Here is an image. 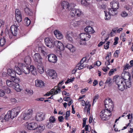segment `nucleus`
I'll return each mask as SVG.
<instances>
[{"label": "nucleus", "mask_w": 133, "mask_h": 133, "mask_svg": "<svg viewBox=\"0 0 133 133\" xmlns=\"http://www.w3.org/2000/svg\"><path fill=\"white\" fill-rule=\"evenodd\" d=\"M9 87L12 88L17 92H20L21 89L20 88L19 85L18 83L20 79L16 77L15 73L13 70L9 71Z\"/></svg>", "instance_id": "f257e3e1"}, {"label": "nucleus", "mask_w": 133, "mask_h": 133, "mask_svg": "<svg viewBox=\"0 0 133 133\" xmlns=\"http://www.w3.org/2000/svg\"><path fill=\"white\" fill-rule=\"evenodd\" d=\"M115 79V80L116 84L118 85V89L121 91L125 89L126 87L124 84L123 79L121 78L120 76H114L113 77V79Z\"/></svg>", "instance_id": "f03ea898"}, {"label": "nucleus", "mask_w": 133, "mask_h": 133, "mask_svg": "<svg viewBox=\"0 0 133 133\" xmlns=\"http://www.w3.org/2000/svg\"><path fill=\"white\" fill-rule=\"evenodd\" d=\"M105 109H104L108 112L111 113V111L112 110L114 107L113 103L111 99H109L108 100L106 99L104 101Z\"/></svg>", "instance_id": "7ed1b4c3"}, {"label": "nucleus", "mask_w": 133, "mask_h": 133, "mask_svg": "<svg viewBox=\"0 0 133 133\" xmlns=\"http://www.w3.org/2000/svg\"><path fill=\"white\" fill-rule=\"evenodd\" d=\"M100 116L101 119L103 120H107L108 119L111 115V113L107 111L104 109H103L100 112Z\"/></svg>", "instance_id": "20e7f679"}, {"label": "nucleus", "mask_w": 133, "mask_h": 133, "mask_svg": "<svg viewBox=\"0 0 133 133\" xmlns=\"http://www.w3.org/2000/svg\"><path fill=\"white\" fill-rule=\"evenodd\" d=\"M19 108L18 107H16L12 109L11 111H9L10 114V118L12 119L18 115L20 111Z\"/></svg>", "instance_id": "39448f33"}, {"label": "nucleus", "mask_w": 133, "mask_h": 133, "mask_svg": "<svg viewBox=\"0 0 133 133\" xmlns=\"http://www.w3.org/2000/svg\"><path fill=\"white\" fill-rule=\"evenodd\" d=\"M72 6V9H71L70 12V14L72 16H77V17L79 16L82 14V12L81 10L79 9H74Z\"/></svg>", "instance_id": "423d86ee"}, {"label": "nucleus", "mask_w": 133, "mask_h": 133, "mask_svg": "<svg viewBox=\"0 0 133 133\" xmlns=\"http://www.w3.org/2000/svg\"><path fill=\"white\" fill-rule=\"evenodd\" d=\"M61 5L63 9H68L69 10H71L72 6L73 7H75V5L74 3L69 4L68 2L66 1L63 2L61 4Z\"/></svg>", "instance_id": "0eeeda50"}, {"label": "nucleus", "mask_w": 133, "mask_h": 133, "mask_svg": "<svg viewBox=\"0 0 133 133\" xmlns=\"http://www.w3.org/2000/svg\"><path fill=\"white\" fill-rule=\"evenodd\" d=\"M80 38L82 41L85 42L86 41H88L90 38L91 36L88 33H81L80 35ZM85 42L83 43V44L85 45L86 44Z\"/></svg>", "instance_id": "6e6552de"}, {"label": "nucleus", "mask_w": 133, "mask_h": 133, "mask_svg": "<svg viewBox=\"0 0 133 133\" xmlns=\"http://www.w3.org/2000/svg\"><path fill=\"white\" fill-rule=\"evenodd\" d=\"M19 66H20L21 70L25 74H28L29 73V66L28 65H25L24 63H19Z\"/></svg>", "instance_id": "1a4fd4ad"}, {"label": "nucleus", "mask_w": 133, "mask_h": 133, "mask_svg": "<svg viewBox=\"0 0 133 133\" xmlns=\"http://www.w3.org/2000/svg\"><path fill=\"white\" fill-rule=\"evenodd\" d=\"M26 124V127L29 130H35L37 127V124L34 122L30 123L27 122Z\"/></svg>", "instance_id": "9d476101"}, {"label": "nucleus", "mask_w": 133, "mask_h": 133, "mask_svg": "<svg viewBox=\"0 0 133 133\" xmlns=\"http://www.w3.org/2000/svg\"><path fill=\"white\" fill-rule=\"evenodd\" d=\"M44 42L46 45L48 47L51 48L54 47V42L49 38H46L44 39Z\"/></svg>", "instance_id": "9b49d317"}, {"label": "nucleus", "mask_w": 133, "mask_h": 133, "mask_svg": "<svg viewBox=\"0 0 133 133\" xmlns=\"http://www.w3.org/2000/svg\"><path fill=\"white\" fill-rule=\"evenodd\" d=\"M32 114V110L29 109L27 110V112L24 114L23 118L24 120H27L29 119L31 117Z\"/></svg>", "instance_id": "f8f14e48"}, {"label": "nucleus", "mask_w": 133, "mask_h": 133, "mask_svg": "<svg viewBox=\"0 0 133 133\" xmlns=\"http://www.w3.org/2000/svg\"><path fill=\"white\" fill-rule=\"evenodd\" d=\"M33 58L34 60L38 63H41L42 62V58L38 53H35L33 56Z\"/></svg>", "instance_id": "ddd939ff"}, {"label": "nucleus", "mask_w": 133, "mask_h": 133, "mask_svg": "<svg viewBox=\"0 0 133 133\" xmlns=\"http://www.w3.org/2000/svg\"><path fill=\"white\" fill-rule=\"evenodd\" d=\"M16 18L18 23L21 22L22 21V16L21 12L18 9H16L15 11Z\"/></svg>", "instance_id": "4468645a"}, {"label": "nucleus", "mask_w": 133, "mask_h": 133, "mask_svg": "<svg viewBox=\"0 0 133 133\" xmlns=\"http://www.w3.org/2000/svg\"><path fill=\"white\" fill-rule=\"evenodd\" d=\"M56 48L61 51L64 50L65 47L63 44L61 42L59 41H56L54 42V47Z\"/></svg>", "instance_id": "2eb2a0df"}, {"label": "nucleus", "mask_w": 133, "mask_h": 133, "mask_svg": "<svg viewBox=\"0 0 133 133\" xmlns=\"http://www.w3.org/2000/svg\"><path fill=\"white\" fill-rule=\"evenodd\" d=\"M121 77L123 79V81L127 80L128 79H130L131 78L130 73L125 71H123Z\"/></svg>", "instance_id": "dca6fc26"}, {"label": "nucleus", "mask_w": 133, "mask_h": 133, "mask_svg": "<svg viewBox=\"0 0 133 133\" xmlns=\"http://www.w3.org/2000/svg\"><path fill=\"white\" fill-rule=\"evenodd\" d=\"M48 59L49 62L55 63L57 61V57L55 55L53 54H50L48 56Z\"/></svg>", "instance_id": "f3484780"}, {"label": "nucleus", "mask_w": 133, "mask_h": 133, "mask_svg": "<svg viewBox=\"0 0 133 133\" xmlns=\"http://www.w3.org/2000/svg\"><path fill=\"white\" fill-rule=\"evenodd\" d=\"M17 26H16L15 25H13L10 27L11 32L14 36H16L18 30V26L17 24Z\"/></svg>", "instance_id": "a211bd4d"}, {"label": "nucleus", "mask_w": 133, "mask_h": 133, "mask_svg": "<svg viewBox=\"0 0 133 133\" xmlns=\"http://www.w3.org/2000/svg\"><path fill=\"white\" fill-rule=\"evenodd\" d=\"M45 114L42 112L38 113L36 114V119L38 121H41L45 119Z\"/></svg>", "instance_id": "6ab92c4d"}, {"label": "nucleus", "mask_w": 133, "mask_h": 133, "mask_svg": "<svg viewBox=\"0 0 133 133\" xmlns=\"http://www.w3.org/2000/svg\"><path fill=\"white\" fill-rule=\"evenodd\" d=\"M110 6L112 8L118 9L119 7V3L116 1H112L110 3Z\"/></svg>", "instance_id": "aec40b11"}, {"label": "nucleus", "mask_w": 133, "mask_h": 133, "mask_svg": "<svg viewBox=\"0 0 133 133\" xmlns=\"http://www.w3.org/2000/svg\"><path fill=\"white\" fill-rule=\"evenodd\" d=\"M48 75L52 79L55 78L57 76V74L56 71L52 70H48Z\"/></svg>", "instance_id": "412c9836"}, {"label": "nucleus", "mask_w": 133, "mask_h": 133, "mask_svg": "<svg viewBox=\"0 0 133 133\" xmlns=\"http://www.w3.org/2000/svg\"><path fill=\"white\" fill-rule=\"evenodd\" d=\"M111 55L110 52H108L107 54V56L105 58L107 60L105 63V65L106 66H108L110 64V60L111 58Z\"/></svg>", "instance_id": "4be33fe9"}, {"label": "nucleus", "mask_w": 133, "mask_h": 133, "mask_svg": "<svg viewBox=\"0 0 133 133\" xmlns=\"http://www.w3.org/2000/svg\"><path fill=\"white\" fill-rule=\"evenodd\" d=\"M35 83V85L37 87H42L44 85V82L41 80H36Z\"/></svg>", "instance_id": "5701e85b"}, {"label": "nucleus", "mask_w": 133, "mask_h": 133, "mask_svg": "<svg viewBox=\"0 0 133 133\" xmlns=\"http://www.w3.org/2000/svg\"><path fill=\"white\" fill-rule=\"evenodd\" d=\"M21 68H20L17 66L15 65V67L14 68V70L12 69H9V71H10V70H13L15 73H16L19 75H21L22 73L21 70Z\"/></svg>", "instance_id": "b1692460"}, {"label": "nucleus", "mask_w": 133, "mask_h": 133, "mask_svg": "<svg viewBox=\"0 0 133 133\" xmlns=\"http://www.w3.org/2000/svg\"><path fill=\"white\" fill-rule=\"evenodd\" d=\"M37 68L38 72L41 74L43 73L44 71V70L42 65V62L41 63H38L37 66Z\"/></svg>", "instance_id": "393cba45"}, {"label": "nucleus", "mask_w": 133, "mask_h": 133, "mask_svg": "<svg viewBox=\"0 0 133 133\" xmlns=\"http://www.w3.org/2000/svg\"><path fill=\"white\" fill-rule=\"evenodd\" d=\"M73 33L71 31H68L67 33L66 36V38L69 41H72V37Z\"/></svg>", "instance_id": "a878e982"}, {"label": "nucleus", "mask_w": 133, "mask_h": 133, "mask_svg": "<svg viewBox=\"0 0 133 133\" xmlns=\"http://www.w3.org/2000/svg\"><path fill=\"white\" fill-rule=\"evenodd\" d=\"M85 31L88 34H91L94 33L95 31L94 30L92 27L90 26H87L85 28Z\"/></svg>", "instance_id": "bb28decb"}, {"label": "nucleus", "mask_w": 133, "mask_h": 133, "mask_svg": "<svg viewBox=\"0 0 133 133\" xmlns=\"http://www.w3.org/2000/svg\"><path fill=\"white\" fill-rule=\"evenodd\" d=\"M54 34L56 37L58 39H61L63 37V35L61 32L57 30H55L54 31Z\"/></svg>", "instance_id": "cd10ccee"}, {"label": "nucleus", "mask_w": 133, "mask_h": 133, "mask_svg": "<svg viewBox=\"0 0 133 133\" xmlns=\"http://www.w3.org/2000/svg\"><path fill=\"white\" fill-rule=\"evenodd\" d=\"M89 103H87V101L85 102V107L84 108V111H87V113H90V108L91 106V104H89Z\"/></svg>", "instance_id": "c85d7f7f"}, {"label": "nucleus", "mask_w": 133, "mask_h": 133, "mask_svg": "<svg viewBox=\"0 0 133 133\" xmlns=\"http://www.w3.org/2000/svg\"><path fill=\"white\" fill-rule=\"evenodd\" d=\"M116 10V9L112 8L109 9L108 14H110L112 16L115 15L117 13V11Z\"/></svg>", "instance_id": "c756f323"}, {"label": "nucleus", "mask_w": 133, "mask_h": 133, "mask_svg": "<svg viewBox=\"0 0 133 133\" xmlns=\"http://www.w3.org/2000/svg\"><path fill=\"white\" fill-rule=\"evenodd\" d=\"M29 72L30 71L32 74L35 75L36 74V68L33 65H31L29 67Z\"/></svg>", "instance_id": "7c9ffc66"}, {"label": "nucleus", "mask_w": 133, "mask_h": 133, "mask_svg": "<svg viewBox=\"0 0 133 133\" xmlns=\"http://www.w3.org/2000/svg\"><path fill=\"white\" fill-rule=\"evenodd\" d=\"M24 10L25 14L27 15L30 16H31L32 15L33 13L32 10L27 7V6L24 8Z\"/></svg>", "instance_id": "2f4dec72"}, {"label": "nucleus", "mask_w": 133, "mask_h": 133, "mask_svg": "<svg viewBox=\"0 0 133 133\" xmlns=\"http://www.w3.org/2000/svg\"><path fill=\"white\" fill-rule=\"evenodd\" d=\"M65 47L68 49L71 52H73L75 51V47L71 44H68Z\"/></svg>", "instance_id": "473e14b6"}, {"label": "nucleus", "mask_w": 133, "mask_h": 133, "mask_svg": "<svg viewBox=\"0 0 133 133\" xmlns=\"http://www.w3.org/2000/svg\"><path fill=\"white\" fill-rule=\"evenodd\" d=\"M24 61L26 65H29L31 62V57L29 56H26L24 59Z\"/></svg>", "instance_id": "72a5a7b5"}, {"label": "nucleus", "mask_w": 133, "mask_h": 133, "mask_svg": "<svg viewBox=\"0 0 133 133\" xmlns=\"http://www.w3.org/2000/svg\"><path fill=\"white\" fill-rule=\"evenodd\" d=\"M125 86L126 87L130 88L131 86L130 79H128L127 80L123 81Z\"/></svg>", "instance_id": "f704fd0d"}, {"label": "nucleus", "mask_w": 133, "mask_h": 133, "mask_svg": "<svg viewBox=\"0 0 133 133\" xmlns=\"http://www.w3.org/2000/svg\"><path fill=\"white\" fill-rule=\"evenodd\" d=\"M46 49L44 47H40L38 48L39 51L42 54L43 56H45L46 54V52L45 51Z\"/></svg>", "instance_id": "c9c22d12"}, {"label": "nucleus", "mask_w": 133, "mask_h": 133, "mask_svg": "<svg viewBox=\"0 0 133 133\" xmlns=\"http://www.w3.org/2000/svg\"><path fill=\"white\" fill-rule=\"evenodd\" d=\"M104 12L105 13V17L104 19L106 20H109L111 18V15L108 14V12L106 11H104Z\"/></svg>", "instance_id": "e433bc0d"}, {"label": "nucleus", "mask_w": 133, "mask_h": 133, "mask_svg": "<svg viewBox=\"0 0 133 133\" xmlns=\"http://www.w3.org/2000/svg\"><path fill=\"white\" fill-rule=\"evenodd\" d=\"M39 131L41 132L45 128V126L43 124H41L38 125L37 128Z\"/></svg>", "instance_id": "4c0bfd02"}, {"label": "nucleus", "mask_w": 133, "mask_h": 133, "mask_svg": "<svg viewBox=\"0 0 133 133\" xmlns=\"http://www.w3.org/2000/svg\"><path fill=\"white\" fill-rule=\"evenodd\" d=\"M54 89H55V92L54 94V95L56 94L58 92H61V88L60 87L58 86H55L54 87Z\"/></svg>", "instance_id": "58836bf2"}, {"label": "nucleus", "mask_w": 133, "mask_h": 133, "mask_svg": "<svg viewBox=\"0 0 133 133\" xmlns=\"http://www.w3.org/2000/svg\"><path fill=\"white\" fill-rule=\"evenodd\" d=\"M31 21L29 18L27 17H25L24 19V23L26 25L28 26L30 24Z\"/></svg>", "instance_id": "ea45409f"}, {"label": "nucleus", "mask_w": 133, "mask_h": 133, "mask_svg": "<svg viewBox=\"0 0 133 133\" xmlns=\"http://www.w3.org/2000/svg\"><path fill=\"white\" fill-rule=\"evenodd\" d=\"M112 81L111 78L110 77L108 78L106 80L105 84H108L109 86L110 84L112 83Z\"/></svg>", "instance_id": "a19ab883"}, {"label": "nucleus", "mask_w": 133, "mask_h": 133, "mask_svg": "<svg viewBox=\"0 0 133 133\" xmlns=\"http://www.w3.org/2000/svg\"><path fill=\"white\" fill-rule=\"evenodd\" d=\"M49 121L50 122L53 123H55L56 119L54 116H51L49 119Z\"/></svg>", "instance_id": "79ce46f5"}, {"label": "nucleus", "mask_w": 133, "mask_h": 133, "mask_svg": "<svg viewBox=\"0 0 133 133\" xmlns=\"http://www.w3.org/2000/svg\"><path fill=\"white\" fill-rule=\"evenodd\" d=\"M131 68L130 65H129L128 64L126 63L124 66L123 70V71H125V70L130 69H131Z\"/></svg>", "instance_id": "37998d69"}, {"label": "nucleus", "mask_w": 133, "mask_h": 133, "mask_svg": "<svg viewBox=\"0 0 133 133\" xmlns=\"http://www.w3.org/2000/svg\"><path fill=\"white\" fill-rule=\"evenodd\" d=\"M81 22V21H75L73 23V25L74 27H77L80 25V23Z\"/></svg>", "instance_id": "c03bdc74"}, {"label": "nucleus", "mask_w": 133, "mask_h": 133, "mask_svg": "<svg viewBox=\"0 0 133 133\" xmlns=\"http://www.w3.org/2000/svg\"><path fill=\"white\" fill-rule=\"evenodd\" d=\"M6 42L5 39L3 38L0 39V46H3L5 43Z\"/></svg>", "instance_id": "a18cd8bd"}, {"label": "nucleus", "mask_w": 133, "mask_h": 133, "mask_svg": "<svg viewBox=\"0 0 133 133\" xmlns=\"http://www.w3.org/2000/svg\"><path fill=\"white\" fill-rule=\"evenodd\" d=\"M25 91L30 95H31L33 94V90L30 89H26Z\"/></svg>", "instance_id": "49530a36"}, {"label": "nucleus", "mask_w": 133, "mask_h": 133, "mask_svg": "<svg viewBox=\"0 0 133 133\" xmlns=\"http://www.w3.org/2000/svg\"><path fill=\"white\" fill-rule=\"evenodd\" d=\"M70 116V111H67L65 113V116H64V118L66 120H68L69 119L68 117Z\"/></svg>", "instance_id": "de8ad7c7"}, {"label": "nucleus", "mask_w": 133, "mask_h": 133, "mask_svg": "<svg viewBox=\"0 0 133 133\" xmlns=\"http://www.w3.org/2000/svg\"><path fill=\"white\" fill-rule=\"evenodd\" d=\"M53 127L52 123L50 122L46 124V127L48 129H50Z\"/></svg>", "instance_id": "09e8293b"}, {"label": "nucleus", "mask_w": 133, "mask_h": 133, "mask_svg": "<svg viewBox=\"0 0 133 133\" xmlns=\"http://www.w3.org/2000/svg\"><path fill=\"white\" fill-rule=\"evenodd\" d=\"M17 100L15 98H11L10 100V102L12 104H15L17 103Z\"/></svg>", "instance_id": "8fccbe9b"}, {"label": "nucleus", "mask_w": 133, "mask_h": 133, "mask_svg": "<svg viewBox=\"0 0 133 133\" xmlns=\"http://www.w3.org/2000/svg\"><path fill=\"white\" fill-rule=\"evenodd\" d=\"M81 3L82 5H86L88 4L86 0H81Z\"/></svg>", "instance_id": "3c124183"}, {"label": "nucleus", "mask_w": 133, "mask_h": 133, "mask_svg": "<svg viewBox=\"0 0 133 133\" xmlns=\"http://www.w3.org/2000/svg\"><path fill=\"white\" fill-rule=\"evenodd\" d=\"M125 36V34H122L121 35L120 37V39H122V41L123 42H125V41L126 38H124Z\"/></svg>", "instance_id": "603ef678"}, {"label": "nucleus", "mask_w": 133, "mask_h": 133, "mask_svg": "<svg viewBox=\"0 0 133 133\" xmlns=\"http://www.w3.org/2000/svg\"><path fill=\"white\" fill-rule=\"evenodd\" d=\"M128 14L125 11L122 12L121 14V16L123 17H127L128 16Z\"/></svg>", "instance_id": "864d4df0"}, {"label": "nucleus", "mask_w": 133, "mask_h": 133, "mask_svg": "<svg viewBox=\"0 0 133 133\" xmlns=\"http://www.w3.org/2000/svg\"><path fill=\"white\" fill-rule=\"evenodd\" d=\"M110 43V42L109 41L107 42L104 45V48L106 49H108L109 47V45Z\"/></svg>", "instance_id": "5fc2aeb1"}, {"label": "nucleus", "mask_w": 133, "mask_h": 133, "mask_svg": "<svg viewBox=\"0 0 133 133\" xmlns=\"http://www.w3.org/2000/svg\"><path fill=\"white\" fill-rule=\"evenodd\" d=\"M117 69H111L109 72V74L110 76H111L113 74V73L114 72V71H116Z\"/></svg>", "instance_id": "6e6d98bb"}, {"label": "nucleus", "mask_w": 133, "mask_h": 133, "mask_svg": "<svg viewBox=\"0 0 133 133\" xmlns=\"http://www.w3.org/2000/svg\"><path fill=\"white\" fill-rule=\"evenodd\" d=\"M79 65V64H78L77 66V67H78V68L77 69L79 70L82 69L85 67L83 64H80V65Z\"/></svg>", "instance_id": "4d7b16f0"}, {"label": "nucleus", "mask_w": 133, "mask_h": 133, "mask_svg": "<svg viewBox=\"0 0 133 133\" xmlns=\"http://www.w3.org/2000/svg\"><path fill=\"white\" fill-rule=\"evenodd\" d=\"M119 52L118 50H116L114 54V56L115 57H118V55Z\"/></svg>", "instance_id": "13d9d810"}, {"label": "nucleus", "mask_w": 133, "mask_h": 133, "mask_svg": "<svg viewBox=\"0 0 133 133\" xmlns=\"http://www.w3.org/2000/svg\"><path fill=\"white\" fill-rule=\"evenodd\" d=\"M5 91H4L3 90L0 89V96L2 97L5 94Z\"/></svg>", "instance_id": "bf43d9fd"}, {"label": "nucleus", "mask_w": 133, "mask_h": 133, "mask_svg": "<svg viewBox=\"0 0 133 133\" xmlns=\"http://www.w3.org/2000/svg\"><path fill=\"white\" fill-rule=\"evenodd\" d=\"M64 117L61 116H59L58 118V121L60 122H62L64 120Z\"/></svg>", "instance_id": "052dcab7"}, {"label": "nucleus", "mask_w": 133, "mask_h": 133, "mask_svg": "<svg viewBox=\"0 0 133 133\" xmlns=\"http://www.w3.org/2000/svg\"><path fill=\"white\" fill-rule=\"evenodd\" d=\"M88 88H86L84 89H82L81 90V93L82 94H83L84 92H86V91L88 90Z\"/></svg>", "instance_id": "680f3d73"}, {"label": "nucleus", "mask_w": 133, "mask_h": 133, "mask_svg": "<svg viewBox=\"0 0 133 133\" xmlns=\"http://www.w3.org/2000/svg\"><path fill=\"white\" fill-rule=\"evenodd\" d=\"M118 37H116L115 38V41L114 43V44L116 45L118 43Z\"/></svg>", "instance_id": "e2e57ef3"}, {"label": "nucleus", "mask_w": 133, "mask_h": 133, "mask_svg": "<svg viewBox=\"0 0 133 133\" xmlns=\"http://www.w3.org/2000/svg\"><path fill=\"white\" fill-rule=\"evenodd\" d=\"M98 97L99 95L98 94H96V95H95V96L94 97L93 103L94 101H95V102L96 101V100L98 99Z\"/></svg>", "instance_id": "0e129e2a"}, {"label": "nucleus", "mask_w": 133, "mask_h": 133, "mask_svg": "<svg viewBox=\"0 0 133 133\" xmlns=\"http://www.w3.org/2000/svg\"><path fill=\"white\" fill-rule=\"evenodd\" d=\"M8 111L6 114L5 115L4 118V120L5 121H8Z\"/></svg>", "instance_id": "69168bd1"}, {"label": "nucleus", "mask_w": 133, "mask_h": 133, "mask_svg": "<svg viewBox=\"0 0 133 133\" xmlns=\"http://www.w3.org/2000/svg\"><path fill=\"white\" fill-rule=\"evenodd\" d=\"M109 68L107 66L105 68H104L102 69L106 73L107 71L108 70H109Z\"/></svg>", "instance_id": "338daca9"}, {"label": "nucleus", "mask_w": 133, "mask_h": 133, "mask_svg": "<svg viewBox=\"0 0 133 133\" xmlns=\"http://www.w3.org/2000/svg\"><path fill=\"white\" fill-rule=\"evenodd\" d=\"M125 8L129 11H130L131 10V7L129 5H126L125 6Z\"/></svg>", "instance_id": "774afa93"}]
</instances>
